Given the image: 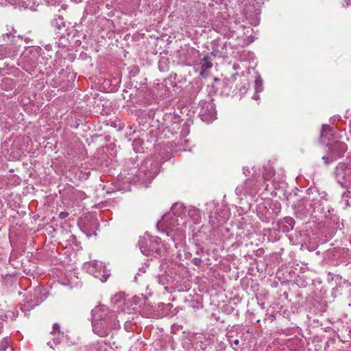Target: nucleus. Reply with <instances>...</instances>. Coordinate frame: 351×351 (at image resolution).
<instances>
[{
  "instance_id": "7",
  "label": "nucleus",
  "mask_w": 351,
  "mask_h": 351,
  "mask_svg": "<svg viewBox=\"0 0 351 351\" xmlns=\"http://www.w3.org/2000/svg\"><path fill=\"white\" fill-rule=\"evenodd\" d=\"M142 144V141L141 139H135L133 141L132 145L134 147V149L138 152H143L141 149L140 148L141 145Z\"/></svg>"
},
{
  "instance_id": "1",
  "label": "nucleus",
  "mask_w": 351,
  "mask_h": 351,
  "mask_svg": "<svg viewBox=\"0 0 351 351\" xmlns=\"http://www.w3.org/2000/svg\"><path fill=\"white\" fill-rule=\"evenodd\" d=\"M90 265L91 267L90 271L95 278L100 279L102 282L107 280L110 273L102 262L94 261L90 263Z\"/></svg>"
},
{
  "instance_id": "9",
  "label": "nucleus",
  "mask_w": 351,
  "mask_h": 351,
  "mask_svg": "<svg viewBox=\"0 0 351 351\" xmlns=\"http://www.w3.org/2000/svg\"><path fill=\"white\" fill-rule=\"evenodd\" d=\"M256 93L261 92L262 90V81L261 80H256Z\"/></svg>"
},
{
  "instance_id": "8",
  "label": "nucleus",
  "mask_w": 351,
  "mask_h": 351,
  "mask_svg": "<svg viewBox=\"0 0 351 351\" xmlns=\"http://www.w3.org/2000/svg\"><path fill=\"white\" fill-rule=\"evenodd\" d=\"M284 220L285 222L290 226L291 229H293V225L295 223L294 219L291 217H286L284 219Z\"/></svg>"
},
{
  "instance_id": "13",
  "label": "nucleus",
  "mask_w": 351,
  "mask_h": 351,
  "mask_svg": "<svg viewBox=\"0 0 351 351\" xmlns=\"http://www.w3.org/2000/svg\"><path fill=\"white\" fill-rule=\"evenodd\" d=\"M239 340H238V339H237V340H235V341H234V343H235L236 345L239 344Z\"/></svg>"
},
{
  "instance_id": "10",
  "label": "nucleus",
  "mask_w": 351,
  "mask_h": 351,
  "mask_svg": "<svg viewBox=\"0 0 351 351\" xmlns=\"http://www.w3.org/2000/svg\"><path fill=\"white\" fill-rule=\"evenodd\" d=\"M69 215V213L67 212H65V211H63V212H61L60 214H59V217L61 219H65L66 217H67Z\"/></svg>"
},
{
  "instance_id": "6",
  "label": "nucleus",
  "mask_w": 351,
  "mask_h": 351,
  "mask_svg": "<svg viewBox=\"0 0 351 351\" xmlns=\"http://www.w3.org/2000/svg\"><path fill=\"white\" fill-rule=\"evenodd\" d=\"M10 343L8 339H3L0 341V351H5L9 347Z\"/></svg>"
},
{
  "instance_id": "5",
  "label": "nucleus",
  "mask_w": 351,
  "mask_h": 351,
  "mask_svg": "<svg viewBox=\"0 0 351 351\" xmlns=\"http://www.w3.org/2000/svg\"><path fill=\"white\" fill-rule=\"evenodd\" d=\"M213 66V64L211 62L210 58L209 56H204L202 59V64H201V74H202L203 72L206 71V70L210 69Z\"/></svg>"
},
{
  "instance_id": "2",
  "label": "nucleus",
  "mask_w": 351,
  "mask_h": 351,
  "mask_svg": "<svg viewBox=\"0 0 351 351\" xmlns=\"http://www.w3.org/2000/svg\"><path fill=\"white\" fill-rule=\"evenodd\" d=\"M199 116L205 122H210L215 119L216 111L214 105L210 102H205L202 107Z\"/></svg>"
},
{
  "instance_id": "11",
  "label": "nucleus",
  "mask_w": 351,
  "mask_h": 351,
  "mask_svg": "<svg viewBox=\"0 0 351 351\" xmlns=\"http://www.w3.org/2000/svg\"><path fill=\"white\" fill-rule=\"evenodd\" d=\"M192 213H193V215H195H195H198V211L196 210L195 209L190 210H189V214L191 215Z\"/></svg>"
},
{
  "instance_id": "14",
  "label": "nucleus",
  "mask_w": 351,
  "mask_h": 351,
  "mask_svg": "<svg viewBox=\"0 0 351 351\" xmlns=\"http://www.w3.org/2000/svg\"><path fill=\"white\" fill-rule=\"evenodd\" d=\"M101 309V308H96L95 311V312H99Z\"/></svg>"
},
{
  "instance_id": "15",
  "label": "nucleus",
  "mask_w": 351,
  "mask_h": 351,
  "mask_svg": "<svg viewBox=\"0 0 351 351\" xmlns=\"http://www.w3.org/2000/svg\"><path fill=\"white\" fill-rule=\"evenodd\" d=\"M263 177H265L266 179H269L268 178L266 177L265 175H263Z\"/></svg>"
},
{
  "instance_id": "12",
  "label": "nucleus",
  "mask_w": 351,
  "mask_h": 351,
  "mask_svg": "<svg viewBox=\"0 0 351 351\" xmlns=\"http://www.w3.org/2000/svg\"><path fill=\"white\" fill-rule=\"evenodd\" d=\"M59 329V326L58 324H55L53 325V331H55V330H58Z\"/></svg>"
},
{
  "instance_id": "3",
  "label": "nucleus",
  "mask_w": 351,
  "mask_h": 351,
  "mask_svg": "<svg viewBox=\"0 0 351 351\" xmlns=\"http://www.w3.org/2000/svg\"><path fill=\"white\" fill-rule=\"evenodd\" d=\"M93 329L94 332L100 337H105L108 335V329L104 322L95 319L93 322Z\"/></svg>"
},
{
  "instance_id": "4",
  "label": "nucleus",
  "mask_w": 351,
  "mask_h": 351,
  "mask_svg": "<svg viewBox=\"0 0 351 351\" xmlns=\"http://www.w3.org/2000/svg\"><path fill=\"white\" fill-rule=\"evenodd\" d=\"M347 149V146L345 143H337L333 147V152H335L338 156L343 155Z\"/></svg>"
}]
</instances>
